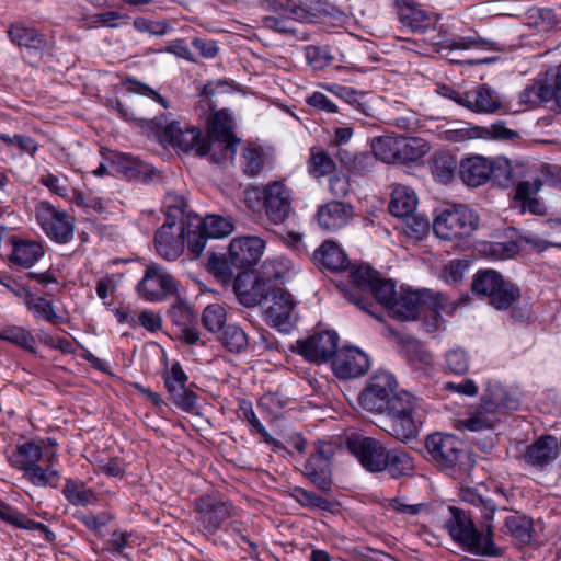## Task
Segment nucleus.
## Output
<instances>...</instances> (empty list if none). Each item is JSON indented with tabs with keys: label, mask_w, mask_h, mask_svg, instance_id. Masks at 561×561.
<instances>
[{
	"label": "nucleus",
	"mask_w": 561,
	"mask_h": 561,
	"mask_svg": "<svg viewBox=\"0 0 561 561\" xmlns=\"http://www.w3.org/2000/svg\"><path fill=\"white\" fill-rule=\"evenodd\" d=\"M133 25L138 32L149 33L156 36H162L168 31L165 21H151L145 18H136Z\"/></svg>",
	"instance_id": "0e129e2a"
},
{
	"label": "nucleus",
	"mask_w": 561,
	"mask_h": 561,
	"mask_svg": "<svg viewBox=\"0 0 561 561\" xmlns=\"http://www.w3.org/2000/svg\"><path fill=\"white\" fill-rule=\"evenodd\" d=\"M456 167L454 157L443 153L435 157L432 172L436 180L448 183L454 176Z\"/></svg>",
	"instance_id": "864d4df0"
},
{
	"label": "nucleus",
	"mask_w": 561,
	"mask_h": 561,
	"mask_svg": "<svg viewBox=\"0 0 561 561\" xmlns=\"http://www.w3.org/2000/svg\"><path fill=\"white\" fill-rule=\"evenodd\" d=\"M519 99L526 105L537 106L552 100V92H549V85L547 84L534 83L522 91Z\"/></svg>",
	"instance_id": "de8ad7c7"
},
{
	"label": "nucleus",
	"mask_w": 561,
	"mask_h": 561,
	"mask_svg": "<svg viewBox=\"0 0 561 561\" xmlns=\"http://www.w3.org/2000/svg\"><path fill=\"white\" fill-rule=\"evenodd\" d=\"M313 263L332 272L343 271L348 266L344 251L334 242L325 241L312 256Z\"/></svg>",
	"instance_id": "c85d7f7f"
},
{
	"label": "nucleus",
	"mask_w": 561,
	"mask_h": 561,
	"mask_svg": "<svg viewBox=\"0 0 561 561\" xmlns=\"http://www.w3.org/2000/svg\"><path fill=\"white\" fill-rule=\"evenodd\" d=\"M311 172L316 176H323L331 173L334 170L335 163L331 157L320 149H312L311 151Z\"/></svg>",
	"instance_id": "4d7b16f0"
},
{
	"label": "nucleus",
	"mask_w": 561,
	"mask_h": 561,
	"mask_svg": "<svg viewBox=\"0 0 561 561\" xmlns=\"http://www.w3.org/2000/svg\"><path fill=\"white\" fill-rule=\"evenodd\" d=\"M376 158L387 163L398 162V136H383L373 141Z\"/></svg>",
	"instance_id": "37998d69"
},
{
	"label": "nucleus",
	"mask_w": 561,
	"mask_h": 561,
	"mask_svg": "<svg viewBox=\"0 0 561 561\" xmlns=\"http://www.w3.org/2000/svg\"><path fill=\"white\" fill-rule=\"evenodd\" d=\"M385 413L391 417L387 431L393 437L402 442L416 437L424 417L417 398L408 391H396Z\"/></svg>",
	"instance_id": "39448f33"
},
{
	"label": "nucleus",
	"mask_w": 561,
	"mask_h": 561,
	"mask_svg": "<svg viewBox=\"0 0 561 561\" xmlns=\"http://www.w3.org/2000/svg\"><path fill=\"white\" fill-rule=\"evenodd\" d=\"M0 340L8 341L28 351L34 350L35 339L21 327H8L0 331Z\"/></svg>",
	"instance_id": "8fccbe9b"
},
{
	"label": "nucleus",
	"mask_w": 561,
	"mask_h": 561,
	"mask_svg": "<svg viewBox=\"0 0 561 561\" xmlns=\"http://www.w3.org/2000/svg\"><path fill=\"white\" fill-rule=\"evenodd\" d=\"M501 408H513V404L483 397L479 405L469 410L467 417L457 421L456 428L472 432L493 428Z\"/></svg>",
	"instance_id": "4468645a"
},
{
	"label": "nucleus",
	"mask_w": 561,
	"mask_h": 561,
	"mask_svg": "<svg viewBox=\"0 0 561 561\" xmlns=\"http://www.w3.org/2000/svg\"><path fill=\"white\" fill-rule=\"evenodd\" d=\"M528 173H530V170L526 171V178L517 181L516 199L520 202L533 197L542 186V182L539 179L529 176Z\"/></svg>",
	"instance_id": "052dcab7"
},
{
	"label": "nucleus",
	"mask_w": 561,
	"mask_h": 561,
	"mask_svg": "<svg viewBox=\"0 0 561 561\" xmlns=\"http://www.w3.org/2000/svg\"><path fill=\"white\" fill-rule=\"evenodd\" d=\"M559 453V443L553 436L541 437L530 445L524 458L526 462L533 466L543 467L557 458Z\"/></svg>",
	"instance_id": "c756f323"
},
{
	"label": "nucleus",
	"mask_w": 561,
	"mask_h": 561,
	"mask_svg": "<svg viewBox=\"0 0 561 561\" xmlns=\"http://www.w3.org/2000/svg\"><path fill=\"white\" fill-rule=\"evenodd\" d=\"M151 130L154 137L162 144H170L183 152H194L203 157L204 137L202 131L195 127H180L178 122L169 121L167 116H161L151 121Z\"/></svg>",
	"instance_id": "6e6552de"
},
{
	"label": "nucleus",
	"mask_w": 561,
	"mask_h": 561,
	"mask_svg": "<svg viewBox=\"0 0 561 561\" xmlns=\"http://www.w3.org/2000/svg\"><path fill=\"white\" fill-rule=\"evenodd\" d=\"M446 365L451 373L463 375L469 369V357L465 351L455 348L446 354Z\"/></svg>",
	"instance_id": "680f3d73"
},
{
	"label": "nucleus",
	"mask_w": 561,
	"mask_h": 561,
	"mask_svg": "<svg viewBox=\"0 0 561 561\" xmlns=\"http://www.w3.org/2000/svg\"><path fill=\"white\" fill-rule=\"evenodd\" d=\"M350 279L352 287L343 289L345 298L377 319L379 318L371 310L373 304L365 295H373L388 309L398 294L392 280L380 278L379 274L368 265L352 266Z\"/></svg>",
	"instance_id": "f03ea898"
},
{
	"label": "nucleus",
	"mask_w": 561,
	"mask_h": 561,
	"mask_svg": "<svg viewBox=\"0 0 561 561\" xmlns=\"http://www.w3.org/2000/svg\"><path fill=\"white\" fill-rule=\"evenodd\" d=\"M265 241L255 236L233 238L229 244V263L237 268H249L260 261Z\"/></svg>",
	"instance_id": "f3484780"
},
{
	"label": "nucleus",
	"mask_w": 561,
	"mask_h": 561,
	"mask_svg": "<svg viewBox=\"0 0 561 561\" xmlns=\"http://www.w3.org/2000/svg\"><path fill=\"white\" fill-rule=\"evenodd\" d=\"M187 376L183 371L181 365L175 363L172 365L170 371L164 377L165 386L171 393H174L173 389L183 390L186 388Z\"/></svg>",
	"instance_id": "69168bd1"
},
{
	"label": "nucleus",
	"mask_w": 561,
	"mask_h": 561,
	"mask_svg": "<svg viewBox=\"0 0 561 561\" xmlns=\"http://www.w3.org/2000/svg\"><path fill=\"white\" fill-rule=\"evenodd\" d=\"M426 459L437 469L447 471L455 478L470 477L474 468L472 455L463 448L454 435L433 433L425 439Z\"/></svg>",
	"instance_id": "7ed1b4c3"
},
{
	"label": "nucleus",
	"mask_w": 561,
	"mask_h": 561,
	"mask_svg": "<svg viewBox=\"0 0 561 561\" xmlns=\"http://www.w3.org/2000/svg\"><path fill=\"white\" fill-rule=\"evenodd\" d=\"M154 248L157 253L167 261H175L180 257L185 248V224L169 215L156 231Z\"/></svg>",
	"instance_id": "9b49d317"
},
{
	"label": "nucleus",
	"mask_w": 561,
	"mask_h": 561,
	"mask_svg": "<svg viewBox=\"0 0 561 561\" xmlns=\"http://www.w3.org/2000/svg\"><path fill=\"white\" fill-rule=\"evenodd\" d=\"M36 221L44 233L57 243H67L70 238V216L48 202H41L35 208Z\"/></svg>",
	"instance_id": "f8f14e48"
},
{
	"label": "nucleus",
	"mask_w": 561,
	"mask_h": 561,
	"mask_svg": "<svg viewBox=\"0 0 561 561\" xmlns=\"http://www.w3.org/2000/svg\"><path fill=\"white\" fill-rule=\"evenodd\" d=\"M137 291L146 300L158 301L175 294L176 283L164 267L153 263L147 266Z\"/></svg>",
	"instance_id": "ddd939ff"
},
{
	"label": "nucleus",
	"mask_w": 561,
	"mask_h": 561,
	"mask_svg": "<svg viewBox=\"0 0 561 561\" xmlns=\"http://www.w3.org/2000/svg\"><path fill=\"white\" fill-rule=\"evenodd\" d=\"M458 104L476 113H494L502 105L499 94L485 84L467 92Z\"/></svg>",
	"instance_id": "393cba45"
},
{
	"label": "nucleus",
	"mask_w": 561,
	"mask_h": 561,
	"mask_svg": "<svg viewBox=\"0 0 561 561\" xmlns=\"http://www.w3.org/2000/svg\"><path fill=\"white\" fill-rule=\"evenodd\" d=\"M264 168V158L260 149L247 147L242 152V169L249 176L257 175Z\"/></svg>",
	"instance_id": "6e6d98bb"
},
{
	"label": "nucleus",
	"mask_w": 561,
	"mask_h": 561,
	"mask_svg": "<svg viewBox=\"0 0 561 561\" xmlns=\"http://www.w3.org/2000/svg\"><path fill=\"white\" fill-rule=\"evenodd\" d=\"M339 336L333 331H322L310 335L304 341L297 342L299 354L312 363L327 362L332 355L335 356Z\"/></svg>",
	"instance_id": "a211bd4d"
},
{
	"label": "nucleus",
	"mask_w": 561,
	"mask_h": 561,
	"mask_svg": "<svg viewBox=\"0 0 561 561\" xmlns=\"http://www.w3.org/2000/svg\"><path fill=\"white\" fill-rule=\"evenodd\" d=\"M414 469L413 459L408 451L401 448L388 449L387 470L392 478H400L410 474Z\"/></svg>",
	"instance_id": "4c0bfd02"
},
{
	"label": "nucleus",
	"mask_w": 561,
	"mask_h": 561,
	"mask_svg": "<svg viewBox=\"0 0 561 561\" xmlns=\"http://www.w3.org/2000/svg\"><path fill=\"white\" fill-rule=\"evenodd\" d=\"M478 227V216L466 206L444 209L433 222L435 234L443 240L469 237Z\"/></svg>",
	"instance_id": "1a4fd4ad"
},
{
	"label": "nucleus",
	"mask_w": 561,
	"mask_h": 561,
	"mask_svg": "<svg viewBox=\"0 0 561 561\" xmlns=\"http://www.w3.org/2000/svg\"><path fill=\"white\" fill-rule=\"evenodd\" d=\"M399 20L413 31H420L430 24L427 13L419 9L412 0H397Z\"/></svg>",
	"instance_id": "473e14b6"
},
{
	"label": "nucleus",
	"mask_w": 561,
	"mask_h": 561,
	"mask_svg": "<svg viewBox=\"0 0 561 561\" xmlns=\"http://www.w3.org/2000/svg\"><path fill=\"white\" fill-rule=\"evenodd\" d=\"M194 226L197 229H204V232L209 238L227 237L234 229L233 224L229 219L218 215H210L204 219L194 217Z\"/></svg>",
	"instance_id": "e433bc0d"
},
{
	"label": "nucleus",
	"mask_w": 561,
	"mask_h": 561,
	"mask_svg": "<svg viewBox=\"0 0 561 561\" xmlns=\"http://www.w3.org/2000/svg\"><path fill=\"white\" fill-rule=\"evenodd\" d=\"M290 496L295 499L302 506L309 508H320L323 511H329L331 507V502L324 497L318 496L313 492L306 491L300 486H295L290 490Z\"/></svg>",
	"instance_id": "603ef678"
},
{
	"label": "nucleus",
	"mask_w": 561,
	"mask_h": 561,
	"mask_svg": "<svg viewBox=\"0 0 561 561\" xmlns=\"http://www.w3.org/2000/svg\"><path fill=\"white\" fill-rule=\"evenodd\" d=\"M198 520L208 533H215L220 525L233 515L230 503L211 495H204L196 502Z\"/></svg>",
	"instance_id": "aec40b11"
},
{
	"label": "nucleus",
	"mask_w": 561,
	"mask_h": 561,
	"mask_svg": "<svg viewBox=\"0 0 561 561\" xmlns=\"http://www.w3.org/2000/svg\"><path fill=\"white\" fill-rule=\"evenodd\" d=\"M468 262L462 260L450 261L443 270V278L450 284H457L462 279Z\"/></svg>",
	"instance_id": "338daca9"
},
{
	"label": "nucleus",
	"mask_w": 561,
	"mask_h": 561,
	"mask_svg": "<svg viewBox=\"0 0 561 561\" xmlns=\"http://www.w3.org/2000/svg\"><path fill=\"white\" fill-rule=\"evenodd\" d=\"M11 244L12 253L10 261L23 268L32 267L45 253L43 244L39 241L12 238Z\"/></svg>",
	"instance_id": "bb28decb"
},
{
	"label": "nucleus",
	"mask_w": 561,
	"mask_h": 561,
	"mask_svg": "<svg viewBox=\"0 0 561 561\" xmlns=\"http://www.w3.org/2000/svg\"><path fill=\"white\" fill-rule=\"evenodd\" d=\"M174 393H171V398L174 403L183 411L191 412L195 409L196 394L184 388L183 390L173 389Z\"/></svg>",
	"instance_id": "774afa93"
},
{
	"label": "nucleus",
	"mask_w": 561,
	"mask_h": 561,
	"mask_svg": "<svg viewBox=\"0 0 561 561\" xmlns=\"http://www.w3.org/2000/svg\"><path fill=\"white\" fill-rule=\"evenodd\" d=\"M500 274L493 270L479 271L472 282V289L479 295H493L494 286H499Z\"/></svg>",
	"instance_id": "09e8293b"
},
{
	"label": "nucleus",
	"mask_w": 561,
	"mask_h": 561,
	"mask_svg": "<svg viewBox=\"0 0 561 561\" xmlns=\"http://www.w3.org/2000/svg\"><path fill=\"white\" fill-rule=\"evenodd\" d=\"M262 304L267 321L280 331H287L291 324L294 310L291 295L272 283V289L267 291Z\"/></svg>",
	"instance_id": "2eb2a0df"
},
{
	"label": "nucleus",
	"mask_w": 561,
	"mask_h": 561,
	"mask_svg": "<svg viewBox=\"0 0 561 561\" xmlns=\"http://www.w3.org/2000/svg\"><path fill=\"white\" fill-rule=\"evenodd\" d=\"M486 297L495 308L507 309L519 298V290L512 283L505 282L500 274L499 286H494V297L493 295Z\"/></svg>",
	"instance_id": "ea45409f"
},
{
	"label": "nucleus",
	"mask_w": 561,
	"mask_h": 561,
	"mask_svg": "<svg viewBox=\"0 0 561 561\" xmlns=\"http://www.w3.org/2000/svg\"><path fill=\"white\" fill-rule=\"evenodd\" d=\"M239 138L205 136L203 156H208L215 163H224L234 158Z\"/></svg>",
	"instance_id": "cd10ccee"
},
{
	"label": "nucleus",
	"mask_w": 561,
	"mask_h": 561,
	"mask_svg": "<svg viewBox=\"0 0 561 561\" xmlns=\"http://www.w3.org/2000/svg\"><path fill=\"white\" fill-rule=\"evenodd\" d=\"M350 446L366 470L380 472L387 467L388 449L379 440L371 437H362L353 440Z\"/></svg>",
	"instance_id": "4be33fe9"
},
{
	"label": "nucleus",
	"mask_w": 561,
	"mask_h": 561,
	"mask_svg": "<svg viewBox=\"0 0 561 561\" xmlns=\"http://www.w3.org/2000/svg\"><path fill=\"white\" fill-rule=\"evenodd\" d=\"M289 13L300 22L313 23L323 12L324 3L321 0H299L298 4H288Z\"/></svg>",
	"instance_id": "a19ab883"
},
{
	"label": "nucleus",
	"mask_w": 561,
	"mask_h": 561,
	"mask_svg": "<svg viewBox=\"0 0 561 561\" xmlns=\"http://www.w3.org/2000/svg\"><path fill=\"white\" fill-rule=\"evenodd\" d=\"M54 454L48 448H43L41 443L25 442L19 444L8 455L10 465L24 472L31 483L36 486H56L58 473L53 469Z\"/></svg>",
	"instance_id": "20e7f679"
},
{
	"label": "nucleus",
	"mask_w": 561,
	"mask_h": 561,
	"mask_svg": "<svg viewBox=\"0 0 561 561\" xmlns=\"http://www.w3.org/2000/svg\"><path fill=\"white\" fill-rule=\"evenodd\" d=\"M272 280L270 278L254 279L249 272H241L233 280V291L245 307H255L261 305L267 294L272 289Z\"/></svg>",
	"instance_id": "6ab92c4d"
},
{
	"label": "nucleus",
	"mask_w": 561,
	"mask_h": 561,
	"mask_svg": "<svg viewBox=\"0 0 561 561\" xmlns=\"http://www.w3.org/2000/svg\"><path fill=\"white\" fill-rule=\"evenodd\" d=\"M354 217V209L343 202H330L317 211V219L321 229L336 231L346 226Z\"/></svg>",
	"instance_id": "5701e85b"
},
{
	"label": "nucleus",
	"mask_w": 561,
	"mask_h": 561,
	"mask_svg": "<svg viewBox=\"0 0 561 561\" xmlns=\"http://www.w3.org/2000/svg\"><path fill=\"white\" fill-rule=\"evenodd\" d=\"M287 10L288 7L278 15L266 16L264 19V25L279 33H296V25L299 20Z\"/></svg>",
	"instance_id": "3c124183"
},
{
	"label": "nucleus",
	"mask_w": 561,
	"mask_h": 561,
	"mask_svg": "<svg viewBox=\"0 0 561 561\" xmlns=\"http://www.w3.org/2000/svg\"><path fill=\"white\" fill-rule=\"evenodd\" d=\"M417 205V197L413 190L408 186L398 185L394 187L389 204L390 213L396 217H410Z\"/></svg>",
	"instance_id": "2f4dec72"
},
{
	"label": "nucleus",
	"mask_w": 561,
	"mask_h": 561,
	"mask_svg": "<svg viewBox=\"0 0 561 561\" xmlns=\"http://www.w3.org/2000/svg\"><path fill=\"white\" fill-rule=\"evenodd\" d=\"M208 239L210 238L204 232V229H197L194 226V217L185 224V240L187 242V249L194 257L201 256Z\"/></svg>",
	"instance_id": "49530a36"
},
{
	"label": "nucleus",
	"mask_w": 561,
	"mask_h": 561,
	"mask_svg": "<svg viewBox=\"0 0 561 561\" xmlns=\"http://www.w3.org/2000/svg\"><path fill=\"white\" fill-rule=\"evenodd\" d=\"M0 519L18 528L41 530L46 534L49 540L53 539V534L45 525L28 519L24 514L2 501H0Z\"/></svg>",
	"instance_id": "c9c22d12"
},
{
	"label": "nucleus",
	"mask_w": 561,
	"mask_h": 561,
	"mask_svg": "<svg viewBox=\"0 0 561 561\" xmlns=\"http://www.w3.org/2000/svg\"><path fill=\"white\" fill-rule=\"evenodd\" d=\"M331 457L332 447L328 444H321L308 459L304 469L305 476L324 492L330 491L332 484Z\"/></svg>",
	"instance_id": "412c9836"
},
{
	"label": "nucleus",
	"mask_w": 561,
	"mask_h": 561,
	"mask_svg": "<svg viewBox=\"0 0 561 561\" xmlns=\"http://www.w3.org/2000/svg\"><path fill=\"white\" fill-rule=\"evenodd\" d=\"M24 304L35 317L45 319L54 324L59 323L60 317L55 312L49 300L24 291Z\"/></svg>",
	"instance_id": "79ce46f5"
},
{
	"label": "nucleus",
	"mask_w": 561,
	"mask_h": 561,
	"mask_svg": "<svg viewBox=\"0 0 561 561\" xmlns=\"http://www.w3.org/2000/svg\"><path fill=\"white\" fill-rule=\"evenodd\" d=\"M491 174V160L482 156L468 157L459 163V176L468 186L477 187L486 183Z\"/></svg>",
	"instance_id": "b1692460"
},
{
	"label": "nucleus",
	"mask_w": 561,
	"mask_h": 561,
	"mask_svg": "<svg viewBox=\"0 0 561 561\" xmlns=\"http://www.w3.org/2000/svg\"><path fill=\"white\" fill-rule=\"evenodd\" d=\"M205 136L238 138L233 134L232 118L225 110L215 113Z\"/></svg>",
	"instance_id": "a18cd8bd"
},
{
	"label": "nucleus",
	"mask_w": 561,
	"mask_h": 561,
	"mask_svg": "<svg viewBox=\"0 0 561 561\" xmlns=\"http://www.w3.org/2000/svg\"><path fill=\"white\" fill-rule=\"evenodd\" d=\"M491 180L499 186L508 187L518 180L526 178V168L524 164H512L505 158L491 160Z\"/></svg>",
	"instance_id": "7c9ffc66"
},
{
	"label": "nucleus",
	"mask_w": 561,
	"mask_h": 561,
	"mask_svg": "<svg viewBox=\"0 0 561 561\" xmlns=\"http://www.w3.org/2000/svg\"><path fill=\"white\" fill-rule=\"evenodd\" d=\"M204 327L210 332L220 331L226 322V310L219 304L209 305L202 316Z\"/></svg>",
	"instance_id": "5fc2aeb1"
},
{
	"label": "nucleus",
	"mask_w": 561,
	"mask_h": 561,
	"mask_svg": "<svg viewBox=\"0 0 561 561\" xmlns=\"http://www.w3.org/2000/svg\"><path fill=\"white\" fill-rule=\"evenodd\" d=\"M10 39L26 48L39 49L44 44V38L33 27H27L22 23L12 24L8 31Z\"/></svg>",
	"instance_id": "58836bf2"
},
{
	"label": "nucleus",
	"mask_w": 561,
	"mask_h": 561,
	"mask_svg": "<svg viewBox=\"0 0 561 561\" xmlns=\"http://www.w3.org/2000/svg\"><path fill=\"white\" fill-rule=\"evenodd\" d=\"M245 203L250 208L263 206L268 221L283 224L291 213V192L279 181L259 187H249L244 192Z\"/></svg>",
	"instance_id": "0eeeda50"
},
{
	"label": "nucleus",
	"mask_w": 561,
	"mask_h": 561,
	"mask_svg": "<svg viewBox=\"0 0 561 561\" xmlns=\"http://www.w3.org/2000/svg\"><path fill=\"white\" fill-rule=\"evenodd\" d=\"M460 499L480 510L481 524L485 528V533L476 528L470 515L458 507L449 506L450 517L445 526L453 540L466 551L474 554L500 556V550L493 541V525L491 523L496 511L494 501L482 494L479 489L469 486L460 489Z\"/></svg>",
	"instance_id": "f257e3e1"
},
{
	"label": "nucleus",
	"mask_w": 561,
	"mask_h": 561,
	"mask_svg": "<svg viewBox=\"0 0 561 561\" xmlns=\"http://www.w3.org/2000/svg\"><path fill=\"white\" fill-rule=\"evenodd\" d=\"M482 129L486 134L481 136L480 139L513 140L519 137L516 131L507 128L502 122H496L488 127L482 126Z\"/></svg>",
	"instance_id": "e2e57ef3"
},
{
	"label": "nucleus",
	"mask_w": 561,
	"mask_h": 561,
	"mask_svg": "<svg viewBox=\"0 0 561 561\" xmlns=\"http://www.w3.org/2000/svg\"><path fill=\"white\" fill-rule=\"evenodd\" d=\"M111 168L113 171L121 173L128 180L142 182L151 180L156 173V170L151 165L123 153L113 154Z\"/></svg>",
	"instance_id": "a878e982"
},
{
	"label": "nucleus",
	"mask_w": 561,
	"mask_h": 561,
	"mask_svg": "<svg viewBox=\"0 0 561 561\" xmlns=\"http://www.w3.org/2000/svg\"><path fill=\"white\" fill-rule=\"evenodd\" d=\"M444 296L440 293H433L428 289L421 291L402 290L397 294L392 304L389 305V313L397 320H414L425 309L431 311L433 321L427 322V331L439 328V309H444Z\"/></svg>",
	"instance_id": "423d86ee"
},
{
	"label": "nucleus",
	"mask_w": 561,
	"mask_h": 561,
	"mask_svg": "<svg viewBox=\"0 0 561 561\" xmlns=\"http://www.w3.org/2000/svg\"><path fill=\"white\" fill-rule=\"evenodd\" d=\"M502 530L517 541L526 543L533 536V522L525 515L515 512L505 516Z\"/></svg>",
	"instance_id": "f704fd0d"
},
{
	"label": "nucleus",
	"mask_w": 561,
	"mask_h": 561,
	"mask_svg": "<svg viewBox=\"0 0 561 561\" xmlns=\"http://www.w3.org/2000/svg\"><path fill=\"white\" fill-rule=\"evenodd\" d=\"M305 55L308 64L314 69L324 68L333 59L328 47L310 45L305 48Z\"/></svg>",
	"instance_id": "bf43d9fd"
},
{
	"label": "nucleus",
	"mask_w": 561,
	"mask_h": 561,
	"mask_svg": "<svg viewBox=\"0 0 561 561\" xmlns=\"http://www.w3.org/2000/svg\"><path fill=\"white\" fill-rule=\"evenodd\" d=\"M221 343L232 353L243 352L249 344L247 333L239 327L229 324L221 335Z\"/></svg>",
	"instance_id": "c03bdc74"
},
{
	"label": "nucleus",
	"mask_w": 561,
	"mask_h": 561,
	"mask_svg": "<svg viewBox=\"0 0 561 561\" xmlns=\"http://www.w3.org/2000/svg\"><path fill=\"white\" fill-rule=\"evenodd\" d=\"M428 150V144L422 138L398 136V162H414Z\"/></svg>",
	"instance_id": "72a5a7b5"
},
{
	"label": "nucleus",
	"mask_w": 561,
	"mask_h": 561,
	"mask_svg": "<svg viewBox=\"0 0 561 561\" xmlns=\"http://www.w3.org/2000/svg\"><path fill=\"white\" fill-rule=\"evenodd\" d=\"M486 134L482 126H468L445 131V139L453 142H465L467 140L480 139Z\"/></svg>",
	"instance_id": "13d9d810"
},
{
	"label": "nucleus",
	"mask_w": 561,
	"mask_h": 561,
	"mask_svg": "<svg viewBox=\"0 0 561 561\" xmlns=\"http://www.w3.org/2000/svg\"><path fill=\"white\" fill-rule=\"evenodd\" d=\"M370 367L368 355L355 346L340 348L332 359L334 374L342 379L365 375Z\"/></svg>",
	"instance_id": "dca6fc26"
},
{
	"label": "nucleus",
	"mask_w": 561,
	"mask_h": 561,
	"mask_svg": "<svg viewBox=\"0 0 561 561\" xmlns=\"http://www.w3.org/2000/svg\"><path fill=\"white\" fill-rule=\"evenodd\" d=\"M397 389L394 377L388 371L373 375L359 394L360 407L369 412L385 413Z\"/></svg>",
	"instance_id": "9d476101"
}]
</instances>
